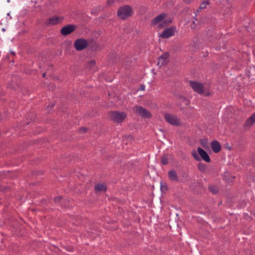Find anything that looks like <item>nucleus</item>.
<instances>
[{"label":"nucleus","instance_id":"f257e3e1","mask_svg":"<svg viewBox=\"0 0 255 255\" xmlns=\"http://www.w3.org/2000/svg\"><path fill=\"white\" fill-rule=\"evenodd\" d=\"M133 14L132 7L129 5H124L119 8L117 16L122 20H125Z\"/></svg>","mask_w":255,"mask_h":255},{"label":"nucleus","instance_id":"f03ea898","mask_svg":"<svg viewBox=\"0 0 255 255\" xmlns=\"http://www.w3.org/2000/svg\"><path fill=\"white\" fill-rule=\"evenodd\" d=\"M197 152L195 150H193L192 152V155L196 161H200L201 159H203L204 161L208 163L211 162L209 155L203 149L198 147L197 148Z\"/></svg>","mask_w":255,"mask_h":255},{"label":"nucleus","instance_id":"7ed1b4c3","mask_svg":"<svg viewBox=\"0 0 255 255\" xmlns=\"http://www.w3.org/2000/svg\"><path fill=\"white\" fill-rule=\"evenodd\" d=\"M108 115L110 120L116 123H123L127 117L126 113L119 111H110Z\"/></svg>","mask_w":255,"mask_h":255},{"label":"nucleus","instance_id":"20e7f679","mask_svg":"<svg viewBox=\"0 0 255 255\" xmlns=\"http://www.w3.org/2000/svg\"><path fill=\"white\" fill-rule=\"evenodd\" d=\"M89 45V41L85 38L77 39L74 43V47L77 51H82L87 48Z\"/></svg>","mask_w":255,"mask_h":255},{"label":"nucleus","instance_id":"39448f33","mask_svg":"<svg viewBox=\"0 0 255 255\" xmlns=\"http://www.w3.org/2000/svg\"><path fill=\"white\" fill-rule=\"evenodd\" d=\"M189 83L191 87L197 93L206 96L210 95L209 93L204 94V86L202 83L195 81H190Z\"/></svg>","mask_w":255,"mask_h":255},{"label":"nucleus","instance_id":"423d86ee","mask_svg":"<svg viewBox=\"0 0 255 255\" xmlns=\"http://www.w3.org/2000/svg\"><path fill=\"white\" fill-rule=\"evenodd\" d=\"M64 19L63 16H59L54 15L48 18L44 22V25L46 27H49L57 25L62 23Z\"/></svg>","mask_w":255,"mask_h":255},{"label":"nucleus","instance_id":"0eeeda50","mask_svg":"<svg viewBox=\"0 0 255 255\" xmlns=\"http://www.w3.org/2000/svg\"><path fill=\"white\" fill-rule=\"evenodd\" d=\"M133 110L143 118L150 119L152 116L149 111L141 106H135L133 107Z\"/></svg>","mask_w":255,"mask_h":255},{"label":"nucleus","instance_id":"6e6552de","mask_svg":"<svg viewBox=\"0 0 255 255\" xmlns=\"http://www.w3.org/2000/svg\"><path fill=\"white\" fill-rule=\"evenodd\" d=\"M77 28V26L73 24H69L62 27L60 30V33L62 35L67 36L73 33Z\"/></svg>","mask_w":255,"mask_h":255},{"label":"nucleus","instance_id":"1a4fd4ad","mask_svg":"<svg viewBox=\"0 0 255 255\" xmlns=\"http://www.w3.org/2000/svg\"><path fill=\"white\" fill-rule=\"evenodd\" d=\"M170 56L169 53L165 52L163 53L158 58L157 65L160 67L166 65L169 63V57Z\"/></svg>","mask_w":255,"mask_h":255},{"label":"nucleus","instance_id":"9d476101","mask_svg":"<svg viewBox=\"0 0 255 255\" xmlns=\"http://www.w3.org/2000/svg\"><path fill=\"white\" fill-rule=\"evenodd\" d=\"M176 27L175 26L165 28L160 34V37L162 38L167 39L174 35Z\"/></svg>","mask_w":255,"mask_h":255},{"label":"nucleus","instance_id":"9b49d317","mask_svg":"<svg viewBox=\"0 0 255 255\" xmlns=\"http://www.w3.org/2000/svg\"><path fill=\"white\" fill-rule=\"evenodd\" d=\"M164 119L169 124L175 126H178L180 125V122L178 118L170 114H165Z\"/></svg>","mask_w":255,"mask_h":255},{"label":"nucleus","instance_id":"f8f14e48","mask_svg":"<svg viewBox=\"0 0 255 255\" xmlns=\"http://www.w3.org/2000/svg\"><path fill=\"white\" fill-rule=\"evenodd\" d=\"M166 13L164 12L159 14L151 20V24L152 25L155 26L159 23L162 22L163 20L166 18Z\"/></svg>","mask_w":255,"mask_h":255},{"label":"nucleus","instance_id":"ddd939ff","mask_svg":"<svg viewBox=\"0 0 255 255\" xmlns=\"http://www.w3.org/2000/svg\"><path fill=\"white\" fill-rule=\"evenodd\" d=\"M168 176L171 181L175 182H179V177L177 172L174 169H171L168 172Z\"/></svg>","mask_w":255,"mask_h":255},{"label":"nucleus","instance_id":"4468645a","mask_svg":"<svg viewBox=\"0 0 255 255\" xmlns=\"http://www.w3.org/2000/svg\"><path fill=\"white\" fill-rule=\"evenodd\" d=\"M211 147L213 152L215 153H219L222 148L220 142L216 140H214L211 142Z\"/></svg>","mask_w":255,"mask_h":255},{"label":"nucleus","instance_id":"2eb2a0df","mask_svg":"<svg viewBox=\"0 0 255 255\" xmlns=\"http://www.w3.org/2000/svg\"><path fill=\"white\" fill-rule=\"evenodd\" d=\"M107 189V186L105 183H98L94 187L95 193L96 194L99 192H106Z\"/></svg>","mask_w":255,"mask_h":255},{"label":"nucleus","instance_id":"dca6fc26","mask_svg":"<svg viewBox=\"0 0 255 255\" xmlns=\"http://www.w3.org/2000/svg\"><path fill=\"white\" fill-rule=\"evenodd\" d=\"M88 41H89V46L92 51H97L99 49V44L94 41L93 39H90Z\"/></svg>","mask_w":255,"mask_h":255},{"label":"nucleus","instance_id":"f3484780","mask_svg":"<svg viewBox=\"0 0 255 255\" xmlns=\"http://www.w3.org/2000/svg\"><path fill=\"white\" fill-rule=\"evenodd\" d=\"M255 122V113L251 115L246 121V125L247 126L253 125Z\"/></svg>","mask_w":255,"mask_h":255},{"label":"nucleus","instance_id":"a211bd4d","mask_svg":"<svg viewBox=\"0 0 255 255\" xmlns=\"http://www.w3.org/2000/svg\"><path fill=\"white\" fill-rule=\"evenodd\" d=\"M172 18L170 17L164 19L163 21L159 24V26L160 27L167 26L172 23Z\"/></svg>","mask_w":255,"mask_h":255},{"label":"nucleus","instance_id":"6ab92c4d","mask_svg":"<svg viewBox=\"0 0 255 255\" xmlns=\"http://www.w3.org/2000/svg\"><path fill=\"white\" fill-rule=\"evenodd\" d=\"M208 190L213 194H217L219 192L218 188L215 185L209 186Z\"/></svg>","mask_w":255,"mask_h":255},{"label":"nucleus","instance_id":"aec40b11","mask_svg":"<svg viewBox=\"0 0 255 255\" xmlns=\"http://www.w3.org/2000/svg\"><path fill=\"white\" fill-rule=\"evenodd\" d=\"M198 169L201 172H205L207 169V166L202 162H199L197 164Z\"/></svg>","mask_w":255,"mask_h":255},{"label":"nucleus","instance_id":"412c9836","mask_svg":"<svg viewBox=\"0 0 255 255\" xmlns=\"http://www.w3.org/2000/svg\"><path fill=\"white\" fill-rule=\"evenodd\" d=\"M160 190L163 193H165L168 190V187L166 183H161Z\"/></svg>","mask_w":255,"mask_h":255},{"label":"nucleus","instance_id":"4be33fe9","mask_svg":"<svg viewBox=\"0 0 255 255\" xmlns=\"http://www.w3.org/2000/svg\"><path fill=\"white\" fill-rule=\"evenodd\" d=\"M10 191V187L8 186H3L0 185V192H7Z\"/></svg>","mask_w":255,"mask_h":255},{"label":"nucleus","instance_id":"5701e85b","mask_svg":"<svg viewBox=\"0 0 255 255\" xmlns=\"http://www.w3.org/2000/svg\"><path fill=\"white\" fill-rule=\"evenodd\" d=\"M161 162L163 165H167L168 163V158L166 154L162 156Z\"/></svg>","mask_w":255,"mask_h":255},{"label":"nucleus","instance_id":"b1692460","mask_svg":"<svg viewBox=\"0 0 255 255\" xmlns=\"http://www.w3.org/2000/svg\"><path fill=\"white\" fill-rule=\"evenodd\" d=\"M200 144L204 148H206L208 147V140L205 139H200Z\"/></svg>","mask_w":255,"mask_h":255},{"label":"nucleus","instance_id":"393cba45","mask_svg":"<svg viewBox=\"0 0 255 255\" xmlns=\"http://www.w3.org/2000/svg\"><path fill=\"white\" fill-rule=\"evenodd\" d=\"M10 54L11 55V56H12V58L11 60H10V56L9 55H7L6 57H5V59H8L10 62H12L13 63L14 61V56L15 55V53L13 51H11L10 52Z\"/></svg>","mask_w":255,"mask_h":255},{"label":"nucleus","instance_id":"a878e982","mask_svg":"<svg viewBox=\"0 0 255 255\" xmlns=\"http://www.w3.org/2000/svg\"><path fill=\"white\" fill-rule=\"evenodd\" d=\"M30 119L31 122H35L36 120V117L35 114H31L28 115L27 119Z\"/></svg>","mask_w":255,"mask_h":255},{"label":"nucleus","instance_id":"bb28decb","mask_svg":"<svg viewBox=\"0 0 255 255\" xmlns=\"http://www.w3.org/2000/svg\"><path fill=\"white\" fill-rule=\"evenodd\" d=\"M88 65L90 68H93L96 65V61L95 60H92L88 62Z\"/></svg>","mask_w":255,"mask_h":255},{"label":"nucleus","instance_id":"cd10ccee","mask_svg":"<svg viewBox=\"0 0 255 255\" xmlns=\"http://www.w3.org/2000/svg\"><path fill=\"white\" fill-rule=\"evenodd\" d=\"M209 4V2L208 0L204 1L201 4L199 7L200 9H202L205 8L206 7V5Z\"/></svg>","mask_w":255,"mask_h":255},{"label":"nucleus","instance_id":"c85d7f7f","mask_svg":"<svg viewBox=\"0 0 255 255\" xmlns=\"http://www.w3.org/2000/svg\"><path fill=\"white\" fill-rule=\"evenodd\" d=\"M62 199V196H57L54 198V201L55 202H59Z\"/></svg>","mask_w":255,"mask_h":255},{"label":"nucleus","instance_id":"c756f323","mask_svg":"<svg viewBox=\"0 0 255 255\" xmlns=\"http://www.w3.org/2000/svg\"><path fill=\"white\" fill-rule=\"evenodd\" d=\"M87 130H88V128L85 127H81L79 129L80 131L82 133L86 132Z\"/></svg>","mask_w":255,"mask_h":255},{"label":"nucleus","instance_id":"7c9ffc66","mask_svg":"<svg viewBox=\"0 0 255 255\" xmlns=\"http://www.w3.org/2000/svg\"><path fill=\"white\" fill-rule=\"evenodd\" d=\"M115 0H108L106 2V5L107 6H111L114 2Z\"/></svg>","mask_w":255,"mask_h":255},{"label":"nucleus","instance_id":"2f4dec72","mask_svg":"<svg viewBox=\"0 0 255 255\" xmlns=\"http://www.w3.org/2000/svg\"><path fill=\"white\" fill-rule=\"evenodd\" d=\"M98 10H97V9H95V8H93L91 10V14H93V15H97V13H98Z\"/></svg>","mask_w":255,"mask_h":255},{"label":"nucleus","instance_id":"473e14b6","mask_svg":"<svg viewBox=\"0 0 255 255\" xmlns=\"http://www.w3.org/2000/svg\"><path fill=\"white\" fill-rule=\"evenodd\" d=\"M7 87L9 88H11L12 90H15V87L12 85L11 83H8L7 85Z\"/></svg>","mask_w":255,"mask_h":255},{"label":"nucleus","instance_id":"72a5a7b5","mask_svg":"<svg viewBox=\"0 0 255 255\" xmlns=\"http://www.w3.org/2000/svg\"><path fill=\"white\" fill-rule=\"evenodd\" d=\"M140 89L141 90H145V86L144 85H141L140 86Z\"/></svg>","mask_w":255,"mask_h":255},{"label":"nucleus","instance_id":"f704fd0d","mask_svg":"<svg viewBox=\"0 0 255 255\" xmlns=\"http://www.w3.org/2000/svg\"><path fill=\"white\" fill-rule=\"evenodd\" d=\"M183 177H187L188 176V174L186 173H185L184 174H183V176H182Z\"/></svg>","mask_w":255,"mask_h":255},{"label":"nucleus","instance_id":"c9c22d12","mask_svg":"<svg viewBox=\"0 0 255 255\" xmlns=\"http://www.w3.org/2000/svg\"><path fill=\"white\" fill-rule=\"evenodd\" d=\"M184 1L186 3H189L190 2V0H184Z\"/></svg>","mask_w":255,"mask_h":255},{"label":"nucleus","instance_id":"e433bc0d","mask_svg":"<svg viewBox=\"0 0 255 255\" xmlns=\"http://www.w3.org/2000/svg\"><path fill=\"white\" fill-rule=\"evenodd\" d=\"M46 75V73H43L42 74V77H44V78H45V77Z\"/></svg>","mask_w":255,"mask_h":255},{"label":"nucleus","instance_id":"4c0bfd02","mask_svg":"<svg viewBox=\"0 0 255 255\" xmlns=\"http://www.w3.org/2000/svg\"><path fill=\"white\" fill-rule=\"evenodd\" d=\"M181 98H183L184 99V101L187 100V99L186 98H185L184 97L181 96Z\"/></svg>","mask_w":255,"mask_h":255},{"label":"nucleus","instance_id":"58836bf2","mask_svg":"<svg viewBox=\"0 0 255 255\" xmlns=\"http://www.w3.org/2000/svg\"><path fill=\"white\" fill-rule=\"evenodd\" d=\"M5 171H3L2 172H0V174H4L5 173Z\"/></svg>","mask_w":255,"mask_h":255},{"label":"nucleus","instance_id":"ea45409f","mask_svg":"<svg viewBox=\"0 0 255 255\" xmlns=\"http://www.w3.org/2000/svg\"><path fill=\"white\" fill-rule=\"evenodd\" d=\"M30 122H28L26 124V125H28L30 124Z\"/></svg>","mask_w":255,"mask_h":255},{"label":"nucleus","instance_id":"a19ab883","mask_svg":"<svg viewBox=\"0 0 255 255\" xmlns=\"http://www.w3.org/2000/svg\"><path fill=\"white\" fill-rule=\"evenodd\" d=\"M227 148H229V149L230 150V149H231V147H229V146H227Z\"/></svg>","mask_w":255,"mask_h":255}]
</instances>
